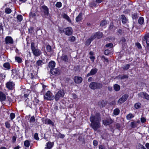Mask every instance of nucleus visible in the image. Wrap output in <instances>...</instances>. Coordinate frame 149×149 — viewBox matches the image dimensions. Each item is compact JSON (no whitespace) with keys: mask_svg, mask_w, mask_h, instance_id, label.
<instances>
[{"mask_svg":"<svg viewBox=\"0 0 149 149\" xmlns=\"http://www.w3.org/2000/svg\"><path fill=\"white\" fill-rule=\"evenodd\" d=\"M90 119L91 122V126L94 130H97L100 127L101 118L99 113H96L94 115H92Z\"/></svg>","mask_w":149,"mask_h":149,"instance_id":"f257e3e1","label":"nucleus"},{"mask_svg":"<svg viewBox=\"0 0 149 149\" xmlns=\"http://www.w3.org/2000/svg\"><path fill=\"white\" fill-rule=\"evenodd\" d=\"M31 49L33 54L36 56H38L42 54L40 50L35 47V44L34 42L31 43Z\"/></svg>","mask_w":149,"mask_h":149,"instance_id":"f03ea898","label":"nucleus"},{"mask_svg":"<svg viewBox=\"0 0 149 149\" xmlns=\"http://www.w3.org/2000/svg\"><path fill=\"white\" fill-rule=\"evenodd\" d=\"M89 87L91 89L95 90L100 89L102 88L103 85L102 83L96 82H91L89 85Z\"/></svg>","mask_w":149,"mask_h":149,"instance_id":"7ed1b4c3","label":"nucleus"},{"mask_svg":"<svg viewBox=\"0 0 149 149\" xmlns=\"http://www.w3.org/2000/svg\"><path fill=\"white\" fill-rule=\"evenodd\" d=\"M64 95V91L63 90H61L56 94L54 97V99L56 101H57L61 97H63Z\"/></svg>","mask_w":149,"mask_h":149,"instance_id":"20e7f679","label":"nucleus"},{"mask_svg":"<svg viewBox=\"0 0 149 149\" xmlns=\"http://www.w3.org/2000/svg\"><path fill=\"white\" fill-rule=\"evenodd\" d=\"M54 98L52 93L49 91H47L44 96V99L50 101L53 100Z\"/></svg>","mask_w":149,"mask_h":149,"instance_id":"39448f33","label":"nucleus"},{"mask_svg":"<svg viewBox=\"0 0 149 149\" xmlns=\"http://www.w3.org/2000/svg\"><path fill=\"white\" fill-rule=\"evenodd\" d=\"M142 42L144 45L146 43L147 46L149 47V33L146 34L142 38Z\"/></svg>","mask_w":149,"mask_h":149,"instance_id":"423d86ee","label":"nucleus"},{"mask_svg":"<svg viewBox=\"0 0 149 149\" xmlns=\"http://www.w3.org/2000/svg\"><path fill=\"white\" fill-rule=\"evenodd\" d=\"M41 11L44 13L45 15L48 16L49 14V8L45 6H43L40 8Z\"/></svg>","mask_w":149,"mask_h":149,"instance_id":"0eeeda50","label":"nucleus"},{"mask_svg":"<svg viewBox=\"0 0 149 149\" xmlns=\"http://www.w3.org/2000/svg\"><path fill=\"white\" fill-rule=\"evenodd\" d=\"M129 95L127 94H125L123 95L118 100V103L121 104L123 103L126 101Z\"/></svg>","mask_w":149,"mask_h":149,"instance_id":"6e6552de","label":"nucleus"},{"mask_svg":"<svg viewBox=\"0 0 149 149\" xmlns=\"http://www.w3.org/2000/svg\"><path fill=\"white\" fill-rule=\"evenodd\" d=\"M6 88L9 90H12L14 88L15 84L13 82L8 81L6 84Z\"/></svg>","mask_w":149,"mask_h":149,"instance_id":"1a4fd4ad","label":"nucleus"},{"mask_svg":"<svg viewBox=\"0 0 149 149\" xmlns=\"http://www.w3.org/2000/svg\"><path fill=\"white\" fill-rule=\"evenodd\" d=\"M113 120L110 118L104 119L103 120V123L105 126L109 125L113 123Z\"/></svg>","mask_w":149,"mask_h":149,"instance_id":"9d476101","label":"nucleus"},{"mask_svg":"<svg viewBox=\"0 0 149 149\" xmlns=\"http://www.w3.org/2000/svg\"><path fill=\"white\" fill-rule=\"evenodd\" d=\"M139 97L145 98L148 100H149V95L146 93L140 92L138 94Z\"/></svg>","mask_w":149,"mask_h":149,"instance_id":"9b49d317","label":"nucleus"},{"mask_svg":"<svg viewBox=\"0 0 149 149\" xmlns=\"http://www.w3.org/2000/svg\"><path fill=\"white\" fill-rule=\"evenodd\" d=\"M5 42L6 44H12L13 43V38L10 36H7L5 39Z\"/></svg>","mask_w":149,"mask_h":149,"instance_id":"f8f14e48","label":"nucleus"},{"mask_svg":"<svg viewBox=\"0 0 149 149\" xmlns=\"http://www.w3.org/2000/svg\"><path fill=\"white\" fill-rule=\"evenodd\" d=\"M65 34L68 36L71 35L73 32V30L71 27H69L66 28L65 29Z\"/></svg>","mask_w":149,"mask_h":149,"instance_id":"ddd939ff","label":"nucleus"},{"mask_svg":"<svg viewBox=\"0 0 149 149\" xmlns=\"http://www.w3.org/2000/svg\"><path fill=\"white\" fill-rule=\"evenodd\" d=\"M74 82L77 84L81 83L82 81V78L81 77L78 76H75L74 77Z\"/></svg>","mask_w":149,"mask_h":149,"instance_id":"4468645a","label":"nucleus"},{"mask_svg":"<svg viewBox=\"0 0 149 149\" xmlns=\"http://www.w3.org/2000/svg\"><path fill=\"white\" fill-rule=\"evenodd\" d=\"M58 60H60V62L64 61L65 62H67L68 58L67 55L63 54L60 58H58Z\"/></svg>","mask_w":149,"mask_h":149,"instance_id":"2eb2a0df","label":"nucleus"},{"mask_svg":"<svg viewBox=\"0 0 149 149\" xmlns=\"http://www.w3.org/2000/svg\"><path fill=\"white\" fill-rule=\"evenodd\" d=\"M51 73L53 75L59 74H60V72L57 68L51 69Z\"/></svg>","mask_w":149,"mask_h":149,"instance_id":"dca6fc26","label":"nucleus"},{"mask_svg":"<svg viewBox=\"0 0 149 149\" xmlns=\"http://www.w3.org/2000/svg\"><path fill=\"white\" fill-rule=\"evenodd\" d=\"M95 36H92L89 38L85 42V44L86 45L88 46L91 43V41L95 38Z\"/></svg>","mask_w":149,"mask_h":149,"instance_id":"f3484780","label":"nucleus"},{"mask_svg":"<svg viewBox=\"0 0 149 149\" xmlns=\"http://www.w3.org/2000/svg\"><path fill=\"white\" fill-rule=\"evenodd\" d=\"M43 64L44 63L42 60H39L36 62V67L38 69H39V68L41 67Z\"/></svg>","mask_w":149,"mask_h":149,"instance_id":"a211bd4d","label":"nucleus"},{"mask_svg":"<svg viewBox=\"0 0 149 149\" xmlns=\"http://www.w3.org/2000/svg\"><path fill=\"white\" fill-rule=\"evenodd\" d=\"M121 19L122 23L124 24H125L128 21L127 18L123 15H121Z\"/></svg>","mask_w":149,"mask_h":149,"instance_id":"6ab92c4d","label":"nucleus"},{"mask_svg":"<svg viewBox=\"0 0 149 149\" xmlns=\"http://www.w3.org/2000/svg\"><path fill=\"white\" fill-rule=\"evenodd\" d=\"M92 36H95V38H97L99 39L101 38L102 37V32H97L95 34H93Z\"/></svg>","mask_w":149,"mask_h":149,"instance_id":"aec40b11","label":"nucleus"},{"mask_svg":"<svg viewBox=\"0 0 149 149\" xmlns=\"http://www.w3.org/2000/svg\"><path fill=\"white\" fill-rule=\"evenodd\" d=\"M6 99V95L2 92L0 91V101H4Z\"/></svg>","mask_w":149,"mask_h":149,"instance_id":"412c9836","label":"nucleus"},{"mask_svg":"<svg viewBox=\"0 0 149 149\" xmlns=\"http://www.w3.org/2000/svg\"><path fill=\"white\" fill-rule=\"evenodd\" d=\"M45 149H50L53 146V144L52 142L49 141L47 143Z\"/></svg>","mask_w":149,"mask_h":149,"instance_id":"4be33fe9","label":"nucleus"},{"mask_svg":"<svg viewBox=\"0 0 149 149\" xmlns=\"http://www.w3.org/2000/svg\"><path fill=\"white\" fill-rule=\"evenodd\" d=\"M55 63L53 61L50 62L49 64V67L51 69L54 68L55 65Z\"/></svg>","mask_w":149,"mask_h":149,"instance_id":"5701e85b","label":"nucleus"},{"mask_svg":"<svg viewBox=\"0 0 149 149\" xmlns=\"http://www.w3.org/2000/svg\"><path fill=\"white\" fill-rule=\"evenodd\" d=\"M45 124L50 125L53 126H54L53 122L51 120L49 119H46L45 120Z\"/></svg>","mask_w":149,"mask_h":149,"instance_id":"b1692460","label":"nucleus"},{"mask_svg":"<svg viewBox=\"0 0 149 149\" xmlns=\"http://www.w3.org/2000/svg\"><path fill=\"white\" fill-rule=\"evenodd\" d=\"M82 14L80 13L76 18V21L77 22L80 21L82 19Z\"/></svg>","mask_w":149,"mask_h":149,"instance_id":"393cba45","label":"nucleus"},{"mask_svg":"<svg viewBox=\"0 0 149 149\" xmlns=\"http://www.w3.org/2000/svg\"><path fill=\"white\" fill-rule=\"evenodd\" d=\"M63 18L67 20L69 22H71V20L70 19L69 16L66 14H64L62 15Z\"/></svg>","mask_w":149,"mask_h":149,"instance_id":"a878e982","label":"nucleus"},{"mask_svg":"<svg viewBox=\"0 0 149 149\" xmlns=\"http://www.w3.org/2000/svg\"><path fill=\"white\" fill-rule=\"evenodd\" d=\"M134 117V114L131 113H130L127 115L126 117L127 119L129 120H131L132 118Z\"/></svg>","mask_w":149,"mask_h":149,"instance_id":"bb28decb","label":"nucleus"},{"mask_svg":"<svg viewBox=\"0 0 149 149\" xmlns=\"http://www.w3.org/2000/svg\"><path fill=\"white\" fill-rule=\"evenodd\" d=\"M114 89L116 91H118L120 90V86L117 84H115L113 86Z\"/></svg>","mask_w":149,"mask_h":149,"instance_id":"cd10ccee","label":"nucleus"},{"mask_svg":"<svg viewBox=\"0 0 149 149\" xmlns=\"http://www.w3.org/2000/svg\"><path fill=\"white\" fill-rule=\"evenodd\" d=\"M98 70L97 68L92 69L91 71V75H94L97 72Z\"/></svg>","mask_w":149,"mask_h":149,"instance_id":"c85d7f7f","label":"nucleus"},{"mask_svg":"<svg viewBox=\"0 0 149 149\" xmlns=\"http://www.w3.org/2000/svg\"><path fill=\"white\" fill-rule=\"evenodd\" d=\"M144 18L143 17H140L138 19V23L139 24L141 25L143 24L144 22Z\"/></svg>","mask_w":149,"mask_h":149,"instance_id":"c756f323","label":"nucleus"},{"mask_svg":"<svg viewBox=\"0 0 149 149\" xmlns=\"http://www.w3.org/2000/svg\"><path fill=\"white\" fill-rule=\"evenodd\" d=\"M46 49L47 51L51 53L52 51L51 46L49 45H48L47 46Z\"/></svg>","mask_w":149,"mask_h":149,"instance_id":"7c9ffc66","label":"nucleus"},{"mask_svg":"<svg viewBox=\"0 0 149 149\" xmlns=\"http://www.w3.org/2000/svg\"><path fill=\"white\" fill-rule=\"evenodd\" d=\"M120 111L118 108L115 109L113 111V114L115 115H118L120 113Z\"/></svg>","mask_w":149,"mask_h":149,"instance_id":"2f4dec72","label":"nucleus"},{"mask_svg":"<svg viewBox=\"0 0 149 149\" xmlns=\"http://www.w3.org/2000/svg\"><path fill=\"white\" fill-rule=\"evenodd\" d=\"M17 19L18 21L21 22L23 19L22 16L20 15H18L17 17Z\"/></svg>","mask_w":149,"mask_h":149,"instance_id":"473e14b6","label":"nucleus"},{"mask_svg":"<svg viewBox=\"0 0 149 149\" xmlns=\"http://www.w3.org/2000/svg\"><path fill=\"white\" fill-rule=\"evenodd\" d=\"M3 66L8 70L10 69V64L8 63H4Z\"/></svg>","mask_w":149,"mask_h":149,"instance_id":"72a5a7b5","label":"nucleus"},{"mask_svg":"<svg viewBox=\"0 0 149 149\" xmlns=\"http://www.w3.org/2000/svg\"><path fill=\"white\" fill-rule=\"evenodd\" d=\"M15 60L18 63H20L22 62V58L18 56H16L15 57Z\"/></svg>","mask_w":149,"mask_h":149,"instance_id":"f704fd0d","label":"nucleus"},{"mask_svg":"<svg viewBox=\"0 0 149 149\" xmlns=\"http://www.w3.org/2000/svg\"><path fill=\"white\" fill-rule=\"evenodd\" d=\"M12 73L14 76L17 75L18 74V71L15 69H13L12 70Z\"/></svg>","mask_w":149,"mask_h":149,"instance_id":"c9c22d12","label":"nucleus"},{"mask_svg":"<svg viewBox=\"0 0 149 149\" xmlns=\"http://www.w3.org/2000/svg\"><path fill=\"white\" fill-rule=\"evenodd\" d=\"M130 65L129 64H127L124 65L122 68L125 70H127L130 68Z\"/></svg>","mask_w":149,"mask_h":149,"instance_id":"e433bc0d","label":"nucleus"},{"mask_svg":"<svg viewBox=\"0 0 149 149\" xmlns=\"http://www.w3.org/2000/svg\"><path fill=\"white\" fill-rule=\"evenodd\" d=\"M118 77L119 79H127L128 77V76L127 75H124L122 76L119 75Z\"/></svg>","mask_w":149,"mask_h":149,"instance_id":"4c0bfd02","label":"nucleus"},{"mask_svg":"<svg viewBox=\"0 0 149 149\" xmlns=\"http://www.w3.org/2000/svg\"><path fill=\"white\" fill-rule=\"evenodd\" d=\"M107 24V22L106 20H102L100 23V25L102 26H103L106 25Z\"/></svg>","mask_w":149,"mask_h":149,"instance_id":"58836bf2","label":"nucleus"},{"mask_svg":"<svg viewBox=\"0 0 149 149\" xmlns=\"http://www.w3.org/2000/svg\"><path fill=\"white\" fill-rule=\"evenodd\" d=\"M24 145L25 146L28 148L30 146V142L28 140H26L24 142Z\"/></svg>","mask_w":149,"mask_h":149,"instance_id":"ea45409f","label":"nucleus"},{"mask_svg":"<svg viewBox=\"0 0 149 149\" xmlns=\"http://www.w3.org/2000/svg\"><path fill=\"white\" fill-rule=\"evenodd\" d=\"M131 127L132 128L136 127L137 126V124H136L135 121L131 122Z\"/></svg>","mask_w":149,"mask_h":149,"instance_id":"a19ab883","label":"nucleus"},{"mask_svg":"<svg viewBox=\"0 0 149 149\" xmlns=\"http://www.w3.org/2000/svg\"><path fill=\"white\" fill-rule=\"evenodd\" d=\"M11 12V10L9 8H6L5 9V12L6 14H10Z\"/></svg>","mask_w":149,"mask_h":149,"instance_id":"79ce46f5","label":"nucleus"},{"mask_svg":"<svg viewBox=\"0 0 149 149\" xmlns=\"http://www.w3.org/2000/svg\"><path fill=\"white\" fill-rule=\"evenodd\" d=\"M141 106V104L139 103H136L134 105V107L136 109L140 108Z\"/></svg>","mask_w":149,"mask_h":149,"instance_id":"37998d69","label":"nucleus"},{"mask_svg":"<svg viewBox=\"0 0 149 149\" xmlns=\"http://www.w3.org/2000/svg\"><path fill=\"white\" fill-rule=\"evenodd\" d=\"M75 40V37L74 36H71L69 37V40L71 42H74Z\"/></svg>","mask_w":149,"mask_h":149,"instance_id":"c03bdc74","label":"nucleus"},{"mask_svg":"<svg viewBox=\"0 0 149 149\" xmlns=\"http://www.w3.org/2000/svg\"><path fill=\"white\" fill-rule=\"evenodd\" d=\"M138 149H146L145 147L139 143L138 146Z\"/></svg>","mask_w":149,"mask_h":149,"instance_id":"a18cd8bd","label":"nucleus"},{"mask_svg":"<svg viewBox=\"0 0 149 149\" xmlns=\"http://www.w3.org/2000/svg\"><path fill=\"white\" fill-rule=\"evenodd\" d=\"M35 118L33 116L31 117L29 122L30 123H33L35 121Z\"/></svg>","mask_w":149,"mask_h":149,"instance_id":"49530a36","label":"nucleus"},{"mask_svg":"<svg viewBox=\"0 0 149 149\" xmlns=\"http://www.w3.org/2000/svg\"><path fill=\"white\" fill-rule=\"evenodd\" d=\"M132 17L133 19H136L138 18V16L137 15V14L136 13H134V14H132Z\"/></svg>","mask_w":149,"mask_h":149,"instance_id":"de8ad7c7","label":"nucleus"},{"mask_svg":"<svg viewBox=\"0 0 149 149\" xmlns=\"http://www.w3.org/2000/svg\"><path fill=\"white\" fill-rule=\"evenodd\" d=\"M10 119L11 120L13 119L15 117V113H11L10 114Z\"/></svg>","mask_w":149,"mask_h":149,"instance_id":"09e8293b","label":"nucleus"},{"mask_svg":"<svg viewBox=\"0 0 149 149\" xmlns=\"http://www.w3.org/2000/svg\"><path fill=\"white\" fill-rule=\"evenodd\" d=\"M34 138L36 140H39V138L38 136V134L37 133L35 134L34 136Z\"/></svg>","mask_w":149,"mask_h":149,"instance_id":"8fccbe9b","label":"nucleus"},{"mask_svg":"<svg viewBox=\"0 0 149 149\" xmlns=\"http://www.w3.org/2000/svg\"><path fill=\"white\" fill-rule=\"evenodd\" d=\"M58 136V138L61 139H63L65 137V135L64 134H62L61 133H59Z\"/></svg>","mask_w":149,"mask_h":149,"instance_id":"3c124183","label":"nucleus"},{"mask_svg":"<svg viewBox=\"0 0 149 149\" xmlns=\"http://www.w3.org/2000/svg\"><path fill=\"white\" fill-rule=\"evenodd\" d=\"M56 6L58 8H60L62 6V4L60 2H57L56 5Z\"/></svg>","mask_w":149,"mask_h":149,"instance_id":"603ef678","label":"nucleus"},{"mask_svg":"<svg viewBox=\"0 0 149 149\" xmlns=\"http://www.w3.org/2000/svg\"><path fill=\"white\" fill-rule=\"evenodd\" d=\"M6 127L8 128H9L10 127V123L8 122H6L5 123Z\"/></svg>","mask_w":149,"mask_h":149,"instance_id":"864d4df0","label":"nucleus"},{"mask_svg":"<svg viewBox=\"0 0 149 149\" xmlns=\"http://www.w3.org/2000/svg\"><path fill=\"white\" fill-rule=\"evenodd\" d=\"M113 46V44L111 43H110L107 44L106 45V46L107 47H110V48L112 47Z\"/></svg>","mask_w":149,"mask_h":149,"instance_id":"5fc2aeb1","label":"nucleus"},{"mask_svg":"<svg viewBox=\"0 0 149 149\" xmlns=\"http://www.w3.org/2000/svg\"><path fill=\"white\" fill-rule=\"evenodd\" d=\"M93 144L94 146H96L98 145V142L97 140H94L93 142Z\"/></svg>","mask_w":149,"mask_h":149,"instance_id":"6e6d98bb","label":"nucleus"},{"mask_svg":"<svg viewBox=\"0 0 149 149\" xmlns=\"http://www.w3.org/2000/svg\"><path fill=\"white\" fill-rule=\"evenodd\" d=\"M58 31L60 33H62L65 32V30H64L62 28H59Z\"/></svg>","mask_w":149,"mask_h":149,"instance_id":"4d7b16f0","label":"nucleus"},{"mask_svg":"<svg viewBox=\"0 0 149 149\" xmlns=\"http://www.w3.org/2000/svg\"><path fill=\"white\" fill-rule=\"evenodd\" d=\"M136 45L139 49H141V46L139 42H137L136 43Z\"/></svg>","mask_w":149,"mask_h":149,"instance_id":"13d9d810","label":"nucleus"},{"mask_svg":"<svg viewBox=\"0 0 149 149\" xmlns=\"http://www.w3.org/2000/svg\"><path fill=\"white\" fill-rule=\"evenodd\" d=\"M113 23H110V26L109 27V29L110 30H111L113 29Z\"/></svg>","mask_w":149,"mask_h":149,"instance_id":"bf43d9fd","label":"nucleus"},{"mask_svg":"<svg viewBox=\"0 0 149 149\" xmlns=\"http://www.w3.org/2000/svg\"><path fill=\"white\" fill-rule=\"evenodd\" d=\"M141 121L142 123H144L146 121V120L145 118L142 117L141 118Z\"/></svg>","mask_w":149,"mask_h":149,"instance_id":"052dcab7","label":"nucleus"},{"mask_svg":"<svg viewBox=\"0 0 149 149\" xmlns=\"http://www.w3.org/2000/svg\"><path fill=\"white\" fill-rule=\"evenodd\" d=\"M109 53V51L108 49L106 50L104 52V54L106 55H108Z\"/></svg>","mask_w":149,"mask_h":149,"instance_id":"680f3d73","label":"nucleus"},{"mask_svg":"<svg viewBox=\"0 0 149 149\" xmlns=\"http://www.w3.org/2000/svg\"><path fill=\"white\" fill-rule=\"evenodd\" d=\"M17 137L15 136H13L12 138V142L15 143L16 141Z\"/></svg>","mask_w":149,"mask_h":149,"instance_id":"e2e57ef3","label":"nucleus"},{"mask_svg":"<svg viewBox=\"0 0 149 149\" xmlns=\"http://www.w3.org/2000/svg\"><path fill=\"white\" fill-rule=\"evenodd\" d=\"M102 58H103L105 61L107 63H108L109 61L108 59L106 58L104 56H102Z\"/></svg>","mask_w":149,"mask_h":149,"instance_id":"0e129e2a","label":"nucleus"},{"mask_svg":"<svg viewBox=\"0 0 149 149\" xmlns=\"http://www.w3.org/2000/svg\"><path fill=\"white\" fill-rule=\"evenodd\" d=\"M3 26L2 25V23H1L0 24V31L2 30V32H3Z\"/></svg>","mask_w":149,"mask_h":149,"instance_id":"69168bd1","label":"nucleus"},{"mask_svg":"<svg viewBox=\"0 0 149 149\" xmlns=\"http://www.w3.org/2000/svg\"><path fill=\"white\" fill-rule=\"evenodd\" d=\"M126 39L124 37H122L121 39V41L123 42H126Z\"/></svg>","mask_w":149,"mask_h":149,"instance_id":"338daca9","label":"nucleus"},{"mask_svg":"<svg viewBox=\"0 0 149 149\" xmlns=\"http://www.w3.org/2000/svg\"><path fill=\"white\" fill-rule=\"evenodd\" d=\"M99 149H105L104 146L102 145H100L99 147Z\"/></svg>","mask_w":149,"mask_h":149,"instance_id":"774afa93","label":"nucleus"}]
</instances>
